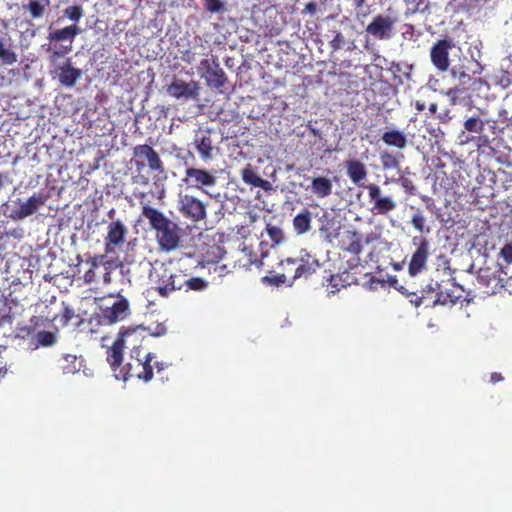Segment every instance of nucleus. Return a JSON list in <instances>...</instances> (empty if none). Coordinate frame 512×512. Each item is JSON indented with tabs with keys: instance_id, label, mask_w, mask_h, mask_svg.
<instances>
[{
	"instance_id": "nucleus-49",
	"label": "nucleus",
	"mask_w": 512,
	"mask_h": 512,
	"mask_svg": "<svg viewBox=\"0 0 512 512\" xmlns=\"http://www.w3.org/2000/svg\"><path fill=\"white\" fill-rule=\"evenodd\" d=\"M343 44H344V37L341 34V32H337L336 35L334 36V38L330 41V47L334 51H337L342 48Z\"/></svg>"
},
{
	"instance_id": "nucleus-42",
	"label": "nucleus",
	"mask_w": 512,
	"mask_h": 512,
	"mask_svg": "<svg viewBox=\"0 0 512 512\" xmlns=\"http://www.w3.org/2000/svg\"><path fill=\"white\" fill-rule=\"evenodd\" d=\"M266 232L272 242V245H278L284 239V233L282 229L276 225L267 224Z\"/></svg>"
},
{
	"instance_id": "nucleus-1",
	"label": "nucleus",
	"mask_w": 512,
	"mask_h": 512,
	"mask_svg": "<svg viewBox=\"0 0 512 512\" xmlns=\"http://www.w3.org/2000/svg\"><path fill=\"white\" fill-rule=\"evenodd\" d=\"M281 272L266 275L262 278L263 283L279 286L286 284L291 286L298 279L310 278L320 267L319 261L306 254L297 258H286L279 263Z\"/></svg>"
},
{
	"instance_id": "nucleus-51",
	"label": "nucleus",
	"mask_w": 512,
	"mask_h": 512,
	"mask_svg": "<svg viewBox=\"0 0 512 512\" xmlns=\"http://www.w3.org/2000/svg\"><path fill=\"white\" fill-rule=\"evenodd\" d=\"M501 257L507 263H512V243L506 244L500 251Z\"/></svg>"
},
{
	"instance_id": "nucleus-35",
	"label": "nucleus",
	"mask_w": 512,
	"mask_h": 512,
	"mask_svg": "<svg viewBox=\"0 0 512 512\" xmlns=\"http://www.w3.org/2000/svg\"><path fill=\"white\" fill-rule=\"evenodd\" d=\"M347 242L344 250L358 256L362 251L363 239L362 235L357 231H348L346 235Z\"/></svg>"
},
{
	"instance_id": "nucleus-36",
	"label": "nucleus",
	"mask_w": 512,
	"mask_h": 512,
	"mask_svg": "<svg viewBox=\"0 0 512 512\" xmlns=\"http://www.w3.org/2000/svg\"><path fill=\"white\" fill-rule=\"evenodd\" d=\"M402 154H394L392 152L384 151L380 154V162L384 170H400V158Z\"/></svg>"
},
{
	"instance_id": "nucleus-61",
	"label": "nucleus",
	"mask_w": 512,
	"mask_h": 512,
	"mask_svg": "<svg viewBox=\"0 0 512 512\" xmlns=\"http://www.w3.org/2000/svg\"><path fill=\"white\" fill-rule=\"evenodd\" d=\"M170 364L166 362H155L153 368L157 369V372H161L169 367Z\"/></svg>"
},
{
	"instance_id": "nucleus-11",
	"label": "nucleus",
	"mask_w": 512,
	"mask_h": 512,
	"mask_svg": "<svg viewBox=\"0 0 512 512\" xmlns=\"http://www.w3.org/2000/svg\"><path fill=\"white\" fill-rule=\"evenodd\" d=\"M199 71L201 76L205 79L206 84L211 88L220 89L227 81L226 74L220 67L216 57L203 59L200 62Z\"/></svg>"
},
{
	"instance_id": "nucleus-43",
	"label": "nucleus",
	"mask_w": 512,
	"mask_h": 512,
	"mask_svg": "<svg viewBox=\"0 0 512 512\" xmlns=\"http://www.w3.org/2000/svg\"><path fill=\"white\" fill-rule=\"evenodd\" d=\"M64 16L73 22H78L83 16V9L79 5L69 6L64 10Z\"/></svg>"
},
{
	"instance_id": "nucleus-63",
	"label": "nucleus",
	"mask_w": 512,
	"mask_h": 512,
	"mask_svg": "<svg viewBox=\"0 0 512 512\" xmlns=\"http://www.w3.org/2000/svg\"><path fill=\"white\" fill-rule=\"evenodd\" d=\"M437 110H438V105L436 103H431L429 105V111L430 113L432 114H436L437 113Z\"/></svg>"
},
{
	"instance_id": "nucleus-45",
	"label": "nucleus",
	"mask_w": 512,
	"mask_h": 512,
	"mask_svg": "<svg viewBox=\"0 0 512 512\" xmlns=\"http://www.w3.org/2000/svg\"><path fill=\"white\" fill-rule=\"evenodd\" d=\"M242 253L244 254L245 257L248 258V262L249 264H255L257 267H262L264 266V262H263V259L261 260H258L256 257L253 258V252H252V249L250 247H244L242 249Z\"/></svg>"
},
{
	"instance_id": "nucleus-28",
	"label": "nucleus",
	"mask_w": 512,
	"mask_h": 512,
	"mask_svg": "<svg viewBox=\"0 0 512 512\" xmlns=\"http://www.w3.org/2000/svg\"><path fill=\"white\" fill-rule=\"evenodd\" d=\"M460 287L458 285L452 284V288L448 289L441 286L438 297L435 298V303L437 305H443V306H453L455 305L458 300L462 297L461 293L459 292Z\"/></svg>"
},
{
	"instance_id": "nucleus-25",
	"label": "nucleus",
	"mask_w": 512,
	"mask_h": 512,
	"mask_svg": "<svg viewBox=\"0 0 512 512\" xmlns=\"http://www.w3.org/2000/svg\"><path fill=\"white\" fill-rule=\"evenodd\" d=\"M107 254H98L89 257L86 263L89 264L90 268L84 273L83 280L86 284H92L96 282L98 273L97 270L102 269L105 266Z\"/></svg>"
},
{
	"instance_id": "nucleus-22",
	"label": "nucleus",
	"mask_w": 512,
	"mask_h": 512,
	"mask_svg": "<svg viewBox=\"0 0 512 512\" xmlns=\"http://www.w3.org/2000/svg\"><path fill=\"white\" fill-rule=\"evenodd\" d=\"M57 367L64 375L75 374L84 367V359L74 354H63L58 359Z\"/></svg>"
},
{
	"instance_id": "nucleus-41",
	"label": "nucleus",
	"mask_w": 512,
	"mask_h": 512,
	"mask_svg": "<svg viewBox=\"0 0 512 512\" xmlns=\"http://www.w3.org/2000/svg\"><path fill=\"white\" fill-rule=\"evenodd\" d=\"M411 224L412 226L420 233H423V232H430V228L429 227H425V224H426V218L425 216L423 215L422 211H420L419 209L417 210L416 213H414L411 217Z\"/></svg>"
},
{
	"instance_id": "nucleus-6",
	"label": "nucleus",
	"mask_w": 512,
	"mask_h": 512,
	"mask_svg": "<svg viewBox=\"0 0 512 512\" xmlns=\"http://www.w3.org/2000/svg\"><path fill=\"white\" fill-rule=\"evenodd\" d=\"M368 192V202L371 205L370 212L373 215H388L397 208V202L390 195L384 194L376 183L365 185Z\"/></svg>"
},
{
	"instance_id": "nucleus-40",
	"label": "nucleus",
	"mask_w": 512,
	"mask_h": 512,
	"mask_svg": "<svg viewBox=\"0 0 512 512\" xmlns=\"http://www.w3.org/2000/svg\"><path fill=\"white\" fill-rule=\"evenodd\" d=\"M425 0H404L406 9L404 12L405 17L412 16L419 12L424 13L428 10V3L424 4Z\"/></svg>"
},
{
	"instance_id": "nucleus-19",
	"label": "nucleus",
	"mask_w": 512,
	"mask_h": 512,
	"mask_svg": "<svg viewBox=\"0 0 512 512\" xmlns=\"http://www.w3.org/2000/svg\"><path fill=\"white\" fill-rule=\"evenodd\" d=\"M193 144L203 161L212 159L214 145L209 129L199 128L194 136Z\"/></svg>"
},
{
	"instance_id": "nucleus-46",
	"label": "nucleus",
	"mask_w": 512,
	"mask_h": 512,
	"mask_svg": "<svg viewBox=\"0 0 512 512\" xmlns=\"http://www.w3.org/2000/svg\"><path fill=\"white\" fill-rule=\"evenodd\" d=\"M101 270L103 273V283L105 285L110 284L112 281V277H111L112 261H110L106 258L105 266H103Z\"/></svg>"
},
{
	"instance_id": "nucleus-34",
	"label": "nucleus",
	"mask_w": 512,
	"mask_h": 512,
	"mask_svg": "<svg viewBox=\"0 0 512 512\" xmlns=\"http://www.w3.org/2000/svg\"><path fill=\"white\" fill-rule=\"evenodd\" d=\"M242 179L246 184L252 185L254 187L267 189L270 186L269 181L261 178L251 167V165H247L242 170Z\"/></svg>"
},
{
	"instance_id": "nucleus-39",
	"label": "nucleus",
	"mask_w": 512,
	"mask_h": 512,
	"mask_svg": "<svg viewBox=\"0 0 512 512\" xmlns=\"http://www.w3.org/2000/svg\"><path fill=\"white\" fill-rule=\"evenodd\" d=\"M182 281L183 288H185L186 291L193 290V291H202L204 290L208 283L200 277H191L187 278V275L182 272Z\"/></svg>"
},
{
	"instance_id": "nucleus-23",
	"label": "nucleus",
	"mask_w": 512,
	"mask_h": 512,
	"mask_svg": "<svg viewBox=\"0 0 512 512\" xmlns=\"http://www.w3.org/2000/svg\"><path fill=\"white\" fill-rule=\"evenodd\" d=\"M81 29L77 25L66 26L61 29L50 31L47 36V40L51 43L64 42L67 44H73L74 39L80 34Z\"/></svg>"
},
{
	"instance_id": "nucleus-57",
	"label": "nucleus",
	"mask_w": 512,
	"mask_h": 512,
	"mask_svg": "<svg viewBox=\"0 0 512 512\" xmlns=\"http://www.w3.org/2000/svg\"><path fill=\"white\" fill-rule=\"evenodd\" d=\"M504 378L503 376L498 373V372H493L490 374V380L489 382L492 383V384H495V383H498L500 381H502Z\"/></svg>"
},
{
	"instance_id": "nucleus-13",
	"label": "nucleus",
	"mask_w": 512,
	"mask_h": 512,
	"mask_svg": "<svg viewBox=\"0 0 512 512\" xmlns=\"http://www.w3.org/2000/svg\"><path fill=\"white\" fill-rule=\"evenodd\" d=\"M412 242L416 246V250L413 252L409 261L408 273L411 277H415L426 267L430 255V245L425 237H414Z\"/></svg>"
},
{
	"instance_id": "nucleus-16",
	"label": "nucleus",
	"mask_w": 512,
	"mask_h": 512,
	"mask_svg": "<svg viewBox=\"0 0 512 512\" xmlns=\"http://www.w3.org/2000/svg\"><path fill=\"white\" fill-rule=\"evenodd\" d=\"M128 229L120 220L111 221L107 226V234L104 239V251L111 254L115 252V248L121 246L126 239Z\"/></svg>"
},
{
	"instance_id": "nucleus-2",
	"label": "nucleus",
	"mask_w": 512,
	"mask_h": 512,
	"mask_svg": "<svg viewBox=\"0 0 512 512\" xmlns=\"http://www.w3.org/2000/svg\"><path fill=\"white\" fill-rule=\"evenodd\" d=\"M142 216L148 220L160 250L171 252L177 249L181 242V228L160 210L144 204Z\"/></svg>"
},
{
	"instance_id": "nucleus-38",
	"label": "nucleus",
	"mask_w": 512,
	"mask_h": 512,
	"mask_svg": "<svg viewBox=\"0 0 512 512\" xmlns=\"http://www.w3.org/2000/svg\"><path fill=\"white\" fill-rule=\"evenodd\" d=\"M0 61L4 65H13L17 62V54L2 38H0Z\"/></svg>"
},
{
	"instance_id": "nucleus-55",
	"label": "nucleus",
	"mask_w": 512,
	"mask_h": 512,
	"mask_svg": "<svg viewBox=\"0 0 512 512\" xmlns=\"http://www.w3.org/2000/svg\"><path fill=\"white\" fill-rule=\"evenodd\" d=\"M196 59V53L195 52H192L190 50H187L183 53L182 55V60L186 63H193Z\"/></svg>"
},
{
	"instance_id": "nucleus-10",
	"label": "nucleus",
	"mask_w": 512,
	"mask_h": 512,
	"mask_svg": "<svg viewBox=\"0 0 512 512\" xmlns=\"http://www.w3.org/2000/svg\"><path fill=\"white\" fill-rule=\"evenodd\" d=\"M50 74L64 87H73L82 76V71L73 66L69 58L62 62L49 64Z\"/></svg>"
},
{
	"instance_id": "nucleus-52",
	"label": "nucleus",
	"mask_w": 512,
	"mask_h": 512,
	"mask_svg": "<svg viewBox=\"0 0 512 512\" xmlns=\"http://www.w3.org/2000/svg\"><path fill=\"white\" fill-rule=\"evenodd\" d=\"M74 317V310L69 306H65L62 311V323L67 325L69 321Z\"/></svg>"
},
{
	"instance_id": "nucleus-18",
	"label": "nucleus",
	"mask_w": 512,
	"mask_h": 512,
	"mask_svg": "<svg viewBox=\"0 0 512 512\" xmlns=\"http://www.w3.org/2000/svg\"><path fill=\"white\" fill-rule=\"evenodd\" d=\"M128 314L129 302L121 295L118 296V300L112 306L101 309V317L108 324L123 320Z\"/></svg>"
},
{
	"instance_id": "nucleus-44",
	"label": "nucleus",
	"mask_w": 512,
	"mask_h": 512,
	"mask_svg": "<svg viewBox=\"0 0 512 512\" xmlns=\"http://www.w3.org/2000/svg\"><path fill=\"white\" fill-rule=\"evenodd\" d=\"M204 8L211 13H219L225 10V5L221 0H205Z\"/></svg>"
},
{
	"instance_id": "nucleus-60",
	"label": "nucleus",
	"mask_w": 512,
	"mask_h": 512,
	"mask_svg": "<svg viewBox=\"0 0 512 512\" xmlns=\"http://www.w3.org/2000/svg\"><path fill=\"white\" fill-rule=\"evenodd\" d=\"M33 332V329L28 326L20 327L19 333L22 337L29 336Z\"/></svg>"
},
{
	"instance_id": "nucleus-26",
	"label": "nucleus",
	"mask_w": 512,
	"mask_h": 512,
	"mask_svg": "<svg viewBox=\"0 0 512 512\" xmlns=\"http://www.w3.org/2000/svg\"><path fill=\"white\" fill-rule=\"evenodd\" d=\"M18 305L15 299L0 297V327L11 326L15 319L13 309Z\"/></svg>"
},
{
	"instance_id": "nucleus-29",
	"label": "nucleus",
	"mask_w": 512,
	"mask_h": 512,
	"mask_svg": "<svg viewBox=\"0 0 512 512\" xmlns=\"http://www.w3.org/2000/svg\"><path fill=\"white\" fill-rule=\"evenodd\" d=\"M487 120H482L478 115L471 116L464 121V130L469 133L479 134V141L482 145L489 143V139L486 135H481Z\"/></svg>"
},
{
	"instance_id": "nucleus-62",
	"label": "nucleus",
	"mask_w": 512,
	"mask_h": 512,
	"mask_svg": "<svg viewBox=\"0 0 512 512\" xmlns=\"http://www.w3.org/2000/svg\"><path fill=\"white\" fill-rule=\"evenodd\" d=\"M451 73L454 77H458L460 80L464 78H469L468 74H466L464 71L458 72L455 69H453Z\"/></svg>"
},
{
	"instance_id": "nucleus-27",
	"label": "nucleus",
	"mask_w": 512,
	"mask_h": 512,
	"mask_svg": "<svg viewBox=\"0 0 512 512\" xmlns=\"http://www.w3.org/2000/svg\"><path fill=\"white\" fill-rule=\"evenodd\" d=\"M307 189H310L317 198H326L332 194L333 183L327 177L317 176L312 178L311 185Z\"/></svg>"
},
{
	"instance_id": "nucleus-14",
	"label": "nucleus",
	"mask_w": 512,
	"mask_h": 512,
	"mask_svg": "<svg viewBox=\"0 0 512 512\" xmlns=\"http://www.w3.org/2000/svg\"><path fill=\"white\" fill-rule=\"evenodd\" d=\"M455 44L451 38H443L433 44L430 49V60L439 72H446L450 66L449 53Z\"/></svg>"
},
{
	"instance_id": "nucleus-50",
	"label": "nucleus",
	"mask_w": 512,
	"mask_h": 512,
	"mask_svg": "<svg viewBox=\"0 0 512 512\" xmlns=\"http://www.w3.org/2000/svg\"><path fill=\"white\" fill-rule=\"evenodd\" d=\"M459 93V88H450L445 92V95L449 98L451 105H456L458 103Z\"/></svg>"
},
{
	"instance_id": "nucleus-53",
	"label": "nucleus",
	"mask_w": 512,
	"mask_h": 512,
	"mask_svg": "<svg viewBox=\"0 0 512 512\" xmlns=\"http://www.w3.org/2000/svg\"><path fill=\"white\" fill-rule=\"evenodd\" d=\"M437 119L442 124L449 123L451 121V119H452L451 110L450 109H445V110L441 111L440 113H438Z\"/></svg>"
},
{
	"instance_id": "nucleus-20",
	"label": "nucleus",
	"mask_w": 512,
	"mask_h": 512,
	"mask_svg": "<svg viewBox=\"0 0 512 512\" xmlns=\"http://www.w3.org/2000/svg\"><path fill=\"white\" fill-rule=\"evenodd\" d=\"M42 194H33L27 201L20 202L19 207L11 212L9 217L13 220H21L34 214L44 203Z\"/></svg>"
},
{
	"instance_id": "nucleus-5",
	"label": "nucleus",
	"mask_w": 512,
	"mask_h": 512,
	"mask_svg": "<svg viewBox=\"0 0 512 512\" xmlns=\"http://www.w3.org/2000/svg\"><path fill=\"white\" fill-rule=\"evenodd\" d=\"M390 284L403 295H406L407 297L413 296L414 298H412L410 302L416 307L425 302L437 305V303H435V298L438 297L441 288V284L438 281L431 279L420 290H414L410 283H406V285H399L398 280L395 277L390 279Z\"/></svg>"
},
{
	"instance_id": "nucleus-21",
	"label": "nucleus",
	"mask_w": 512,
	"mask_h": 512,
	"mask_svg": "<svg viewBox=\"0 0 512 512\" xmlns=\"http://www.w3.org/2000/svg\"><path fill=\"white\" fill-rule=\"evenodd\" d=\"M344 167L346 169L347 176L351 180L352 183L357 185L358 187H364V180L367 178L368 170L366 165L357 159L347 160L344 163Z\"/></svg>"
},
{
	"instance_id": "nucleus-64",
	"label": "nucleus",
	"mask_w": 512,
	"mask_h": 512,
	"mask_svg": "<svg viewBox=\"0 0 512 512\" xmlns=\"http://www.w3.org/2000/svg\"><path fill=\"white\" fill-rule=\"evenodd\" d=\"M415 107H416V109H417L418 111H422V110H424V109H425V104H424V103H422V102L417 101V102H416Z\"/></svg>"
},
{
	"instance_id": "nucleus-12",
	"label": "nucleus",
	"mask_w": 512,
	"mask_h": 512,
	"mask_svg": "<svg viewBox=\"0 0 512 512\" xmlns=\"http://www.w3.org/2000/svg\"><path fill=\"white\" fill-rule=\"evenodd\" d=\"M179 212L192 222H200L206 219V205L193 195L179 196Z\"/></svg>"
},
{
	"instance_id": "nucleus-7",
	"label": "nucleus",
	"mask_w": 512,
	"mask_h": 512,
	"mask_svg": "<svg viewBox=\"0 0 512 512\" xmlns=\"http://www.w3.org/2000/svg\"><path fill=\"white\" fill-rule=\"evenodd\" d=\"M152 277L155 278L156 289L161 296H168L175 290L183 289L182 271L172 272L166 267L155 269Z\"/></svg>"
},
{
	"instance_id": "nucleus-31",
	"label": "nucleus",
	"mask_w": 512,
	"mask_h": 512,
	"mask_svg": "<svg viewBox=\"0 0 512 512\" xmlns=\"http://www.w3.org/2000/svg\"><path fill=\"white\" fill-rule=\"evenodd\" d=\"M357 281L356 277L348 271L331 275L329 285L332 287L331 292L335 293Z\"/></svg>"
},
{
	"instance_id": "nucleus-4",
	"label": "nucleus",
	"mask_w": 512,
	"mask_h": 512,
	"mask_svg": "<svg viewBox=\"0 0 512 512\" xmlns=\"http://www.w3.org/2000/svg\"><path fill=\"white\" fill-rule=\"evenodd\" d=\"M133 157L135 158V166L138 171H141L148 166V168L156 172L154 176V183L167 179L165 168L158 153L148 144L136 145L133 148Z\"/></svg>"
},
{
	"instance_id": "nucleus-33",
	"label": "nucleus",
	"mask_w": 512,
	"mask_h": 512,
	"mask_svg": "<svg viewBox=\"0 0 512 512\" xmlns=\"http://www.w3.org/2000/svg\"><path fill=\"white\" fill-rule=\"evenodd\" d=\"M50 6V0H29L23 9L30 13L32 19L43 17Z\"/></svg>"
},
{
	"instance_id": "nucleus-8",
	"label": "nucleus",
	"mask_w": 512,
	"mask_h": 512,
	"mask_svg": "<svg viewBox=\"0 0 512 512\" xmlns=\"http://www.w3.org/2000/svg\"><path fill=\"white\" fill-rule=\"evenodd\" d=\"M396 17L385 14L375 15L371 22L366 26V33L375 40L387 41L395 34Z\"/></svg>"
},
{
	"instance_id": "nucleus-59",
	"label": "nucleus",
	"mask_w": 512,
	"mask_h": 512,
	"mask_svg": "<svg viewBox=\"0 0 512 512\" xmlns=\"http://www.w3.org/2000/svg\"><path fill=\"white\" fill-rule=\"evenodd\" d=\"M134 182L146 186L149 184V178L144 175H141L136 177Z\"/></svg>"
},
{
	"instance_id": "nucleus-30",
	"label": "nucleus",
	"mask_w": 512,
	"mask_h": 512,
	"mask_svg": "<svg viewBox=\"0 0 512 512\" xmlns=\"http://www.w3.org/2000/svg\"><path fill=\"white\" fill-rule=\"evenodd\" d=\"M382 141L388 145L397 149H404L407 146L406 135L399 130H388L382 134Z\"/></svg>"
},
{
	"instance_id": "nucleus-3",
	"label": "nucleus",
	"mask_w": 512,
	"mask_h": 512,
	"mask_svg": "<svg viewBox=\"0 0 512 512\" xmlns=\"http://www.w3.org/2000/svg\"><path fill=\"white\" fill-rule=\"evenodd\" d=\"M154 358L152 353L141 356L140 347H134L131 351V361L124 367H120L119 372L116 373V379L127 381L129 378H137L149 382L153 378L152 360Z\"/></svg>"
},
{
	"instance_id": "nucleus-58",
	"label": "nucleus",
	"mask_w": 512,
	"mask_h": 512,
	"mask_svg": "<svg viewBox=\"0 0 512 512\" xmlns=\"http://www.w3.org/2000/svg\"><path fill=\"white\" fill-rule=\"evenodd\" d=\"M367 0H352V6L356 11L361 10L364 6H366Z\"/></svg>"
},
{
	"instance_id": "nucleus-47",
	"label": "nucleus",
	"mask_w": 512,
	"mask_h": 512,
	"mask_svg": "<svg viewBox=\"0 0 512 512\" xmlns=\"http://www.w3.org/2000/svg\"><path fill=\"white\" fill-rule=\"evenodd\" d=\"M492 273L489 269H480L478 273L477 280L479 283L489 286L491 280Z\"/></svg>"
},
{
	"instance_id": "nucleus-37",
	"label": "nucleus",
	"mask_w": 512,
	"mask_h": 512,
	"mask_svg": "<svg viewBox=\"0 0 512 512\" xmlns=\"http://www.w3.org/2000/svg\"><path fill=\"white\" fill-rule=\"evenodd\" d=\"M34 341L35 348L50 347L57 342V335L52 331H40L35 335Z\"/></svg>"
},
{
	"instance_id": "nucleus-32",
	"label": "nucleus",
	"mask_w": 512,
	"mask_h": 512,
	"mask_svg": "<svg viewBox=\"0 0 512 512\" xmlns=\"http://www.w3.org/2000/svg\"><path fill=\"white\" fill-rule=\"evenodd\" d=\"M312 214L308 209H303L293 218V227L297 234L302 235L311 229Z\"/></svg>"
},
{
	"instance_id": "nucleus-24",
	"label": "nucleus",
	"mask_w": 512,
	"mask_h": 512,
	"mask_svg": "<svg viewBox=\"0 0 512 512\" xmlns=\"http://www.w3.org/2000/svg\"><path fill=\"white\" fill-rule=\"evenodd\" d=\"M42 48L49 54V64H55L60 62V59H66V55L72 51V45L64 42L51 43L48 41L47 44L42 45Z\"/></svg>"
},
{
	"instance_id": "nucleus-48",
	"label": "nucleus",
	"mask_w": 512,
	"mask_h": 512,
	"mask_svg": "<svg viewBox=\"0 0 512 512\" xmlns=\"http://www.w3.org/2000/svg\"><path fill=\"white\" fill-rule=\"evenodd\" d=\"M398 182L400 183V185L402 186V188L405 190L406 193L411 194V195L414 194L415 186L410 179L400 177L398 179Z\"/></svg>"
},
{
	"instance_id": "nucleus-9",
	"label": "nucleus",
	"mask_w": 512,
	"mask_h": 512,
	"mask_svg": "<svg viewBox=\"0 0 512 512\" xmlns=\"http://www.w3.org/2000/svg\"><path fill=\"white\" fill-rule=\"evenodd\" d=\"M139 329L143 330L141 327H139ZM137 330L138 328H128L124 331H121L119 337L113 342L112 346L107 350V362L109 363L115 377L116 373L119 372L120 367H124V365H122V362L125 344L129 341V338L132 337L137 332Z\"/></svg>"
},
{
	"instance_id": "nucleus-54",
	"label": "nucleus",
	"mask_w": 512,
	"mask_h": 512,
	"mask_svg": "<svg viewBox=\"0 0 512 512\" xmlns=\"http://www.w3.org/2000/svg\"><path fill=\"white\" fill-rule=\"evenodd\" d=\"M380 234L376 232H370L366 234L365 236L362 235L363 244H371L377 240H379Z\"/></svg>"
},
{
	"instance_id": "nucleus-56",
	"label": "nucleus",
	"mask_w": 512,
	"mask_h": 512,
	"mask_svg": "<svg viewBox=\"0 0 512 512\" xmlns=\"http://www.w3.org/2000/svg\"><path fill=\"white\" fill-rule=\"evenodd\" d=\"M317 11V4L315 2H309L305 5L303 13L315 14Z\"/></svg>"
},
{
	"instance_id": "nucleus-17",
	"label": "nucleus",
	"mask_w": 512,
	"mask_h": 512,
	"mask_svg": "<svg viewBox=\"0 0 512 512\" xmlns=\"http://www.w3.org/2000/svg\"><path fill=\"white\" fill-rule=\"evenodd\" d=\"M199 91V83L194 80L185 82L182 79L175 78L172 83L167 86V93L176 99L197 100Z\"/></svg>"
},
{
	"instance_id": "nucleus-15",
	"label": "nucleus",
	"mask_w": 512,
	"mask_h": 512,
	"mask_svg": "<svg viewBox=\"0 0 512 512\" xmlns=\"http://www.w3.org/2000/svg\"><path fill=\"white\" fill-rule=\"evenodd\" d=\"M183 182L188 187L204 190V188L214 187L217 182V177L209 170L189 167L185 171Z\"/></svg>"
}]
</instances>
